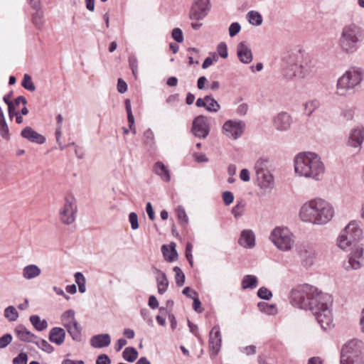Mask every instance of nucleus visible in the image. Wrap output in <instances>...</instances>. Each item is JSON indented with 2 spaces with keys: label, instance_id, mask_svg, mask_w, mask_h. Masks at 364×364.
<instances>
[{
  "label": "nucleus",
  "instance_id": "f257e3e1",
  "mask_svg": "<svg viewBox=\"0 0 364 364\" xmlns=\"http://www.w3.org/2000/svg\"><path fill=\"white\" fill-rule=\"evenodd\" d=\"M290 301L297 308L309 310L323 330L333 326V315L330 309L333 300L329 294L317 292L316 288L304 284L291 291Z\"/></svg>",
  "mask_w": 364,
  "mask_h": 364
},
{
  "label": "nucleus",
  "instance_id": "f03ea898",
  "mask_svg": "<svg viewBox=\"0 0 364 364\" xmlns=\"http://www.w3.org/2000/svg\"><path fill=\"white\" fill-rule=\"evenodd\" d=\"M363 231L359 223L355 220L350 221L341 232L337 238V245L346 250L351 247V252L348 261L345 262L343 267L346 270L358 269L361 267V260L363 255V245L358 243L362 237Z\"/></svg>",
  "mask_w": 364,
  "mask_h": 364
},
{
  "label": "nucleus",
  "instance_id": "7ed1b4c3",
  "mask_svg": "<svg viewBox=\"0 0 364 364\" xmlns=\"http://www.w3.org/2000/svg\"><path fill=\"white\" fill-rule=\"evenodd\" d=\"M334 213L332 204L321 198H316L302 204L299 216L304 223L324 225L332 220Z\"/></svg>",
  "mask_w": 364,
  "mask_h": 364
},
{
  "label": "nucleus",
  "instance_id": "20e7f679",
  "mask_svg": "<svg viewBox=\"0 0 364 364\" xmlns=\"http://www.w3.org/2000/svg\"><path fill=\"white\" fill-rule=\"evenodd\" d=\"M294 171L299 177L315 181H321L325 173V165L320 156L314 152L298 154L294 159Z\"/></svg>",
  "mask_w": 364,
  "mask_h": 364
},
{
  "label": "nucleus",
  "instance_id": "39448f33",
  "mask_svg": "<svg viewBox=\"0 0 364 364\" xmlns=\"http://www.w3.org/2000/svg\"><path fill=\"white\" fill-rule=\"evenodd\" d=\"M309 60L301 50L287 53L282 59V75L287 80L304 78L311 72Z\"/></svg>",
  "mask_w": 364,
  "mask_h": 364
},
{
  "label": "nucleus",
  "instance_id": "423d86ee",
  "mask_svg": "<svg viewBox=\"0 0 364 364\" xmlns=\"http://www.w3.org/2000/svg\"><path fill=\"white\" fill-rule=\"evenodd\" d=\"M364 79V70L360 67H350L337 80L336 94L346 97L353 93Z\"/></svg>",
  "mask_w": 364,
  "mask_h": 364
},
{
  "label": "nucleus",
  "instance_id": "0eeeda50",
  "mask_svg": "<svg viewBox=\"0 0 364 364\" xmlns=\"http://www.w3.org/2000/svg\"><path fill=\"white\" fill-rule=\"evenodd\" d=\"M340 364H364V344L359 340H351L341 349Z\"/></svg>",
  "mask_w": 364,
  "mask_h": 364
},
{
  "label": "nucleus",
  "instance_id": "6e6552de",
  "mask_svg": "<svg viewBox=\"0 0 364 364\" xmlns=\"http://www.w3.org/2000/svg\"><path fill=\"white\" fill-rule=\"evenodd\" d=\"M360 29L355 24L346 26L341 32L339 39L341 49L346 53H353L358 48Z\"/></svg>",
  "mask_w": 364,
  "mask_h": 364
},
{
  "label": "nucleus",
  "instance_id": "1a4fd4ad",
  "mask_svg": "<svg viewBox=\"0 0 364 364\" xmlns=\"http://www.w3.org/2000/svg\"><path fill=\"white\" fill-rule=\"evenodd\" d=\"M270 241L281 251L291 250L294 245V235L287 227L274 228L269 235Z\"/></svg>",
  "mask_w": 364,
  "mask_h": 364
},
{
  "label": "nucleus",
  "instance_id": "9d476101",
  "mask_svg": "<svg viewBox=\"0 0 364 364\" xmlns=\"http://www.w3.org/2000/svg\"><path fill=\"white\" fill-rule=\"evenodd\" d=\"M245 129V123L240 119H228L222 127L223 134L228 139L237 140Z\"/></svg>",
  "mask_w": 364,
  "mask_h": 364
},
{
  "label": "nucleus",
  "instance_id": "9b49d317",
  "mask_svg": "<svg viewBox=\"0 0 364 364\" xmlns=\"http://www.w3.org/2000/svg\"><path fill=\"white\" fill-rule=\"evenodd\" d=\"M210 0H193L189 11V18L195 21L203 20L211 10Z\"/></svg>",
  "mask_w": 364,
  "mask_h": 364
},
{
  "label": "nucleus",
  "instance_id": "f8f14e48",
  "mask_svg": "<svg viewBox=\"0 0 364 364\" xmlns=\"http://www.w3.org/2000/svg\"><path fill=\"white\" fill-rule=\"evenodd\" d=\"M77 205L75 200L73 196H68L65 198L63 206L60 208V220L66 225L72 224L76 217Z\"/></svg>",
  "mask_w": 364,
  "mask_h": 364
},
{
  "label": "nucleus",
  "instance_id": "ddd939ff",
  "mask_svg": "<svg viewBox=\"0 0 364 364\" xmlns=\"http://www.w3.org/2000/svg\"><path fill=\"white\" fill-rule=\"evenodd\" d=\"M296 251L304 267L308 268L313 265L316 257L315 245L314 244L304 242L297 247Z\"/></svg>",
  "mask_w": 364,
  "mask_h": 364
},
{
  "label": "nucleus",
  "instance_id": "4468645a",
  "mask_svg": "<svg viewBox=\"0 0 364 364\" xmlns=\"http://www.w3.org/2000/svg\"><path fill=\"white\" fill-rule=\"evenodd\" d=\"M191 132L196 137L206 138L210 132L208 118L203 115L196 117L193 121Z\"/></svg>",
  "mask_w": 364,
  "mask_h": 364
},
{
  "label": "nucleus",
  "instance_id": "2eb2a0df",
  "mask_svg": "<svg viewBox=\"0 0 364 364\" xmlns=\"http://www.w3.org/2000/svg\"><path fill=\"white\" fill-rule=\"evenodd\" d=\"M222 338L219 326L213 327L209 336V347L211 354L215 356L220 351Z\"/></svg>",
  "mask_w": 364,
  "mask_h": 364
},
{
  "label": "nucleus",
  "instance_id": "dca6fc26",
  "mask_svg": "<svg viewBox=\"0 0 364 364\" xmlns=\"http://www.w3.org/2000/svg\"><path fill=\"white\" fill-rule=\"evenodd\" d=\"M292 119L291 116L284 112L279 113L274 118V126L279 131L288 130L291 124Z\"/></svg>",
  "mask_w": 364,
  "mask_h": 364
},
{
  "label": "nucleus",
  "instance_id": "f3484780",
  "mask_svg": "<svg viewBox=\"0 0 364 364\" xmlns=\"http://www.w3.org/2000/svg\"><path fill=\"white\" fill-rule=\"evenodd\" d=\"M364 141V129L362 127H357L350 132L348 140L349 146L354 148H360Z\"/></svg>",
  "mask_w": 364,
  "mask_h": 364
},
{
  "label": "nucleus",
  "instance_id": "a211bd4d",
  "mask_svg": "<svg viewBox=\"0 0 364 364\" xmlns=\"http://www.w3.org/2000/svg\"><path fill=\"white\" fill-rule=\"evenodd\" d=\"M258 186L262 189H272L274 188V177L269 171L256 173Z\"/></svg>",
  "mask_w": 364,
  "mask_h": 364
},
{
  "label": "nucleus",
  "instance_id": "6ab92c4d",
  "mask_svg": "<svg viewBox=\"0 0 364 364\" xmlns=\"http://www.w3.org/2000/svg\"><path fill=\"white\" fill-rule=\"evenodd\" d=\"M21 135L23 138L26 139L31 142L42 144L46 141V138L34 131L31 127H26L21 132Z\"/></svg>",
  "mask_w": 364,
  "mask_h": 364
},
{
  "label": "nucleus",
  "instance_id": "aec40b11",
  "mask_svg": "<svg viewBox=\"0 0 364 364\" xmlns=\"http://www.w3.org/2000/svg\"><path fill=\"white\" fill-rule=\"evenodd\" d=\"M240 246L245 248H252L255 245V235L251 230H244L241 232L238 240Z\"/></svg>",
  "mask_w": 364,
  "mask_h": 364
},
{
  "label": "nucleus",
  "instance_id": "412c9836",
  "mask_svg": "<svg viewBox=\"0 0 364 364\" xmlns=\"http://www.w3.org/2000/svg\"><path fill=\"white\" fill-rule=\"evenodd\" d=\"M90 346L95 348L107 347L111 343V337L108 333H101L93 336L90 341Z\"/></svg>",
  "mask_w": 364,
  "mask_h": 364
},
{
  "label": "nucleus",
  "instance_id": "4be33fe9",
  "mask_svg": "<svg viewBox=\"0 0 364 364\" xmlns=\"http://www.w3.org/2000/svg\"><path fill=\"white\" fill-rule=\"evenodd\" d=\"M237 53L240 60L245 63L248 64L252 60V53L250 48L245 44V42H241L238 44L237 48Z\"/></svg>",
  "mask_w": 364,
  "mask_h": 364
},
{
  "label": "nucleus",
  "instance_id": "5701e85b",
  "mask_svg": "<svg viewBox=\"0 0 364 364\" xmlns=\"http://www.w3.org/2000/svg\"><path fill=\"white\" fill-rule=\"evenodd\" d=\"M48 338L51 343L61 346L65 341V331L63 328L54 327L50 329Z\"/></svg>",
  "mask_w": 364,
  "mask_h": 364
},
{
  "label": "nucleus",
  "instance_id": "b1692460",
  "mask_svg": "<svg viewBox=\"0 0 364 364\" xmlns=\"http://www.w3.org/2000/svg\"><path fill=\"white\" fill-rule=\"evenodd\" d=\"M16 336L22 341L33 343L36 336L28 331L24 326L18 325L14 331Z\"/></svg>",
  "mask_w": 364,
  "mask_h": 364
},
{
  "label": "nucleus",
  "instance_id": "393cba45",
  "mask_svg": "<svg viewBox=\"0 0 364 364\" xmlns=\"http://www.w3.org/2000/svg\"><path fill=\"white\" fill-rule=\"evenodd\" d=\"M153 171L159 176L161 179L165 182H169L171 180L170 171L167 166L161 161H157L154 164Z\"/></svg>",
  "mask_w": 364,
  "mask_h": 364
},
{
  "label": "nucleus",
  "instance_id": "a878e982",
  "mask_svg": "<svg viewBox=\"0 0 364 364\" xmlns=\"http://www.w3.org/2000/svg\"><path fill=\"white\" fill-rule=\"evenodd\" d=\"M155 272L156 273V282H157V287L158 292L160 294H163L165 293L168 287V281L167 279L166 275L162 271L154 268Z\"/></svg>",
  "mask_w": 364,
  "mask_h": 364
},
{
  "label": "nucleus",
  "instance_id": "bb28decb",
  "mask_svg": "<svg viewBox=\"0 0 364 364\" xmlns=\"http://www.w3.org/2000/svg\"><path fill=\"white\" fill-rule=\"evenodd\" d=\"M41 269L36 264H28L23 269V277L26 279L31 280L41 274Z\"/></svg>",
  "mask_w": 364,
  "mask_h": 364
},
{
  "label": "nucleus",
  "instance_id": "cd10ccee",
  "mask_svg": "<svg viewBox=\"0 0 364 364\" xmlns=\"http://www.w3.org/2000/svg\"><path fill=\"white\" fill-rule=\"evenodd\" d=\"M161 252L165 259L170 262L176 259L178 257V253L176 250V244L174 242L171 243L169 247L166 245H162Z\"/></svg>",
  "mask_w": 364,
  "mask_h": 364
},
{
  "label": "nucleus",
  "instance_id": "c85d7f7f",
  "mask_svg": "<svg viewBox=\"0 0 364 364\" xmlns=\"http://www.w3.org/2000/svg\"><path fill=\"white\" fill-rule=\"evenodd\" d=\"M65 329L73 341L76 342L82 341V327L77 321L65 328Z\"/></svg>",
  "mask_w": 364,
  "mask_h": 364
},
{
  "label": "nucleus",
  "instance_id": "c756f323",
  "mask_svg": "<svg viewBox=\"0 0 364 364\" xmlns=\"http://www.w3.org/2000/svg\"><path fill=\"white\" fill-rule=\"evenodd\" d=\"M125 109L127 114V121L129 123V127L130 131L133 133V134H136V127L134 125V117L132 114V105L131 100L129 99H126L124 101Z\"/></svg>",
  "mask_w": 364,
  "mask_h": 364
},
{
  "label": "nucleus",
  "instance_id": "7c9ffc66",
  "mask_svg": "<svg viewBox=\"0 0 364 364\" xmlns=\"http://www.w3.org/2000/svg\"><path fill=\"white\" fill-rule=\"evenodd\" d=\"M75 315V311L72 309L65 311L61 315L60 320L65 328L69 327L70 325H73V323L77 322Z\"/></svg>",
  "mask_w": 364,
  "mask_h": 364
},
{
  "label": "nucleus",
  "instance_id": "2f4dec72",
  "mask_svg": "<svg viewBox=\"0 0 364 364\" xmlns=\"http://www.w3.org/2000/svg\"><path fill=\"white\" fill-rule=\"evenodd\" d=\"M241 285L243 289H255L258 285L257 278L252 274L245 275L242 279Z\"/></svg>",
  "mask_w": 364,
  "mask_h": 364
},
{
  "label": "nucleus",
  "instance_id": "473e14b6",
  "mask_svg": "<svg viewBox=\"0 0 364 364\" xmlns=\"http://www.w3.org/2000/svg\"><path fill=\"white\" fill-rule=\"evenodd\" d=\"M30 321L35 328L38 331H42L47 328L48 323L43 319L41 320V318L38 315H32L30 316Z\"/></svg>",
  "mask_w": 364,
  "mask_h": 364
},
{
  "label": "nucleus",
  "instance_id": "72a5a7b5",
  "mask_svg": "<svg viewBox=\"0 0 364 364\" xmlns=\"http://www.w3.org/2000/svg\"><path fill=\"white\" fill-rule=\"evenodd\" d=\"M0 135L5 139H9V131L5 117L1 107H0Z\"/></svg>",
  "mask_w": 364,
  "mask_h": 364
},
{
  "label": "nucleus",
  "instance_id": "f704fd0d",
  "mask_svg": "<svg viewBox=\"0 0 364 364\" xmlns=\"http://www.w3.org/2000/svg\"><path fill=\"white\" fill-rule=\"evenodd\" d=\"M33 343H35L41 350L47 353H51L54 350V348L46 340L38 336H36Z\"/></svg>",
  "mask_w": 364,
  "mask_h": 364
},
{
  "label": "nucleus",
  "instance_id": "c9c22d12",
  "mask_svg": "<svg viewBox=\"0 0 364 364\" xmlns=\"http://www.w3.org/2000/svg\"><path fill=\"white\" fill-rule=\"evenodd\" d=\"M138 355L137 350L133 347H127L122 353L123 358L129 363L136 360Z\"/></svg>",
  "mask_w": 364,
  "mask_h": 364
},
{
  "label": "nucleus",
  "instance_id": "e433bc0d",
  "mask_svg": "<svg viewBox=\"0 0 364 364\" xmlns=\"http://www.w3.org/2000/svg\"><path fill=\"white\" fill-rule=\"evenodd\" d=\"M249 23L253 26H260L262 23V15L255 11H250L247 14Z\"/></svg>",
  "mask_w": 364,
  "mask_h": 364
},
{
  "label": "nucleus",
  "instance_id": "4c0bfd02",
  "mask_svg": "<svg viewBox=\"0 0 364 364\" xmlns=\"http://www.w3.org/2000/svg\"><path fill=\"white\" fill-rule=\"evenodd\" d=\"M206 106L205 109L210 112H217L220 109L219 103L211 96L206 95Z\"/></svg>",
  "mask_w": 364,
  "mask_h": 364
},
{
  "label": "nucleus",
  "instance_id": "58836bf2",
  "mask_svg": "<svg viewBox=\"0 0 364 364\" xmlns=\"http://www.w3.org/2000/svg\"><path fill=\"white\" fill-rule=\"evenodd\" d=\"M269 160L267 158L259 159L255 164V173L263 172L264 171H269Z\"/></svg>",
  "mask_w": 364,
  "mask_h": 364
},
{
  "label": "nucleus",
  "instance_id": "ea45409f",
  "mask_svg": "<svg viewBox=\"0 0 364 364\" xmlns=\"http://www.w3.org/2000/svg\"><path fill=\"white\" fill-rule=\"evenodd\" d=\"M4 316L9 321H15L18 318V313L14 306H9L4 310Z\"/></svg>",
  "mask_w": 364,
  "mask_h": 364
},
{
  "label": "nucleus",
  "instance_id": "a19ab883",
  "mask_svg": "<svg viewBox=\"0 0 364 364\" xmlns=\"http://www.w3.org/2000/svg\"><path fill=\"white\" fill-rule=\"evenodd\" d=\"M304 113L310 116L319 106L318 101L316 100H309L304 104Z\"/></svg>",
  "mask_w": 364,
  "mask_h": 364
},
{
  "label": "nucleus",
  "instance_id": "79ce46f5",
  "mask_svg": "<svg viewBox=\"0 0 364 364\" xmlns=\"http://www.w3.org/2000/svg\"><path fill=\"white\" fill-rule=\"evenodd\" d=\"M176 214L180 223L182 225H186L188 223V218L186 215L185 209L179 206L176 209Z\"/></svg>",
  "mask_w": 364,
  "mask_h": 364
},
{
  "label": "nucleus",
  "instance_id": "37998d69",
  "mask_svg": "<svg viewBox=\"0 0 364 364\" xmlns=\"http://www.w3.org/2000/svg\"><path fill=\"white\" fill-rule=\"evenodd\" d=\"M173 272L176 274L175 279L176 283L178 287H182L185 282V274L183 271L178 267H175L173 268Z\"/></svg>",
  "mask_w": 364,
  "mask_h": 364
},
{
  "label": "nucleus",
  "instance_id": "c03bdc74",
  "mask_svg": "<svg viewBox=\"0 0 364 364\" xmlns=\"http://www.w3.org/2000/svg\"><path fill=\"white\" fill-rule=\"evenodd\" d=\"M22 86L26 90L31 91V92H33L36 90V87L32 81L31 77L28 74H25L23 76Z\"/></svg>",
  "mask_w": 364,
  "mask_h": 364
},
{
  "label": "nucleus",
  "instance_id": "a18cd8bd",
  "mask_svg": "<svg viewBox=\"0 0 364 364\" xmlns=\"http://www.w3.org/2000/svg\"><path fill=\"white\" fill-rule=\"evenodd\" d=\"M144 142L150 146L154 144V134L151 129H148L144 132Z\"/></svg>",
  "mask_w": 364,
  "mask_h": 364
},
{
  "label": "nucleus",
  "instance_id": "49530a36",
  "mask_svg": "<svg viewBox=\"0 0 364 364\" xmlns=\"http://www.w3.org/2000/svg\"><path fill=\"white\" fill-rule=\"evenodd\" d=\"M32 21L36 28L41 29L43 26V14L39 11H36L33 14Z\"/></svg>",
  "mask_w": 364,
  "mask_h": 364
},
{
  "label": "nucleus",
  "instance_id": "de8ad7c7",
  "mask_svg": "<svg viewBox=\"0 0 364 364\" xmlns=\"http://www.w3.org/2000/svg\"><path fill=\"white\" fill-rule=\"evenodd\" d=\"M257 296L262 299L269 300L272 297V294L267 288L262 287L258 289Z\"/></svg>",
  "mask_w": 364,
  "mask_h": 364
},
{
  "label": "nucleus",
  "instance_id": "09e8293b",
  "mask_svg": "<svg viewBox=\"0 0 364 364\" xmlns=\"http://www.w3.org/2000/svg\"><path fill=\"white\" fill-rule=\"evenodd\" d=\"M192 294L194 295V298L193 299V308L196 312L200 313L202 312L203 309L201 308V302L198 299V294L196 291H193Z\"/></svg>",
  "mask_w": 364,
  "mask_h": 364
},
{
  "label": "nucleus",
  "instance_id": "8fccbe9b",
  "mask_svg": "<svg viewBox=\"0 0 364 364\" xmlns=\"http://www.w3.org/2000/svg\"><path fill=\"white\" fill-rule=\"evenodd\" d=\"M171 36L172 38L178 43H182L183 41V32L179 28H173L171 32Z\"/></svg>",
  "mask_w": 364,
  "mask_h": 364
},
{
  "label": "nucleus",
  "instance_id": "3c124183",
  "mask_svg": "<svg viewBox=\"0 0 364 364\" xmlns=\"http://www.w3.org/2000/svg\"><path fill=\"white\" fill-rule=\"evenodd\" d=\"M27 361V354L26 353H21L13 359L12 363L13 364H26Z\"/></svg>",
  "mask_w": 364,
  "mask_h": 364
},
{
  "label": "nucleus",
  "instance_id": "603ef678",
  "mask_svg": "<svg viewBox=\"0 0 364 364\" xmlns=\"http://www.w3.org/2000/svg\"><path fill=\"white\" fill-rule=\"evenodd\" d=\"M245 205L242 203H238L232 210V213L235 218L240 217L244 211Z\"/></svg>",
  "mask_w": 364,
  "mask_h": 364
},
{
  "label": "nucleus",
  "instance_id": "864d4df0",
  "mask_svg": "<svg viewBox=\"0 0 364 364\" xmlns=\"http://www.w3.org/2000/svg\"><path fill=\"white\" fill-rule=\"evenodd\" d=\"M129 222L132 230H136L139 228L138 216L136 213L132 212L129 215Z\"/></svg>",
  "mask_w": 364,
  "mask_h": 364
},
{
  "label": "nucleus",
  "instance_id": "5fc2aeb1",
  "mask_svg": "<svg viewBox=\"0 0 364 364\" xmlns=\"http://www.w3.org/2000/svg\"><path fill=\"white\" fill-rule=\"evenodd\" d=\"M12 338L10 333H6L0 337V349L6 348L12 341Z\"/></svg>",
  "mask_w": 364,
  "mask_h": 364
},
{
  "label": "nucleus",
  "instance_id": "6e6d98bb",
  "mask_svg": "<svg viewBox=\"0 0 364 364\" xmlns=\"http://www.w3.org/2000/svg\"><path fill=\"white\" fill-rule=\"evenodd\" d=\"M240 29H241V26L239 23L234 22V23H231L229 27L230 36L233 37V36H236L240 31Z\"/></svg>",
  "mask_w": 364,
  "mask_h": 364
},
{
  "label": "nucleus",
  "instance_id": "4d7b16f0",
  "mask_svg": "<svg viewBox=\"0 0 364 364\" xmlns=\"http://www.w3.org/2000/svg\"><path fill=\"white\" fill-rule=\"evenodd\" d=\"M223 200L226 205H230L234 200V196L230 191H225L223 193Z\"/></svg>",
  "mask_w": 364,
  "mask_h": 364
},
{
  "label": "nucleus",
  "instance_id": "13d9d810",
  "mask_svg": "<svg viewBox=\"0 0 364 364\" xmlns=\"http://www.w3.org/2000/svg\"><path fill=\"white\" fill-rule=\"evenodd\" d=\"M193 245L191 243L188 242L186 246V257L191 266H193V255H192Z\"/></svg>",
  "mask_w": 364,
  "mask_h": 364
},
{
  "label": "nucleus",
  "instance_id": "bf43d9fd",
  "mask_svg": "<svg viewBox=\"0 0 364 364\" xmlns=\"http://www.w3.org/2000/svg\"><path fill=\"white\" fill-rule=\"evenodd\" d=\"M218 51L220 56L223 58H226L228 55L227 46L224 43H221L218 45Z\"/></svg>",
  "mask_w": 364,
  "mask_h": 364
},
{
  "label": "nucleus",
  "instance_id": "052dcab7",
  "mask_svg": "<svg viewBox=\"0 0 364 364\" xmlns=\"http://www.w3.org/2000/svg\"><path fill=\"white\" fill-rule=\"evenodd\" d=\"M218 59V57L215 54L213 55V58H211V57L206 58L202 64V68L203 69H207L213 63L214 61H217Z\"/></svg>",
  "mask_w": 364,
  "mask_h": 364
},
{
  "label": "nucleus",
  "instance_id": "680f3d73",
  "mask_svg": "<svg viewBox=\"0 0 364 364\" xmlns=\"http://www.w3.org/2000/svg\"><path fill=\"white\" fill-rule=\"evenodd\" d=\"M96 364H111V360L107 355L101 354L97 357Z\"/></svg>",
  "mask_w": 364,
  "mask_h": 364
},
{
  "label": "nucleus",
  "instance_id": "e2e57ef3",
  "mask_svg": "<svg viewBox=\"0 0 364 364\" xmlns=\"http://www.w3.org/2000/svg\"><path fill=\"white\" fill-rule=\"evenodd\" d=\"M68 146H75V154L77 159H82L84 157V152L81 147L75 145L74 142H71L68 144Z\"/></svg>",
  "mask_w": 364,
  "mask_h": 364
},
{
  "label": "nucleus",
  "instance_id": "0e129e2a",
  "mask_svg": "<svg viewBox=\"0 0 364 364\" xmlns=\"http://www.w3.org/2000/svg\"><path fill=\"white\" fill-rule=\"evenodd\" d=\"M240 178L245 182H248L250 180V171L247 168H243L240 173Z\"/></svg>",
  "mask_w": 364,
  "mask_h": 364
},
{
  "label": "nucleus",
  "instance_id": "69168bd1",
  "mask_svg": "<svg viewBox=\"0 0 364 364\" xmlns=\"http://www.w3.org/2000/svg\"><path fill=\"white\" fill-rule=\"evenodd\" d=\"M117 90L119 93H124L127 90V83L121 78L118 79Z\"/></svg>",
  "mask_w": 364,
  "mask_h": 364
},
{
  "label": "nucleus",
  "instance_id": "338daca9",
  "mask_svg": "<svg viewBox=\"0 0 364 364\" xmlns=\"http://www.w3.org/2000/svg\"><path fill=\"white\" fill-rule=\"evenodd\" d=\"M149 306L152 309H156L159 307V301L156 297L154 295H151L149 298Z\"/></svg>",
  "mask_w": 364,
  "mask_h": 364
},
{
  "label": "nucleus",
  "instance_id": "774afa93",
  "mask_svg": "<svg viewBox=\"0 0 364 364\" xmlns=\"http://www.w3.org/2000/svg\"><path fill=\"white\" fill-rule=\"evenodd\" d=\"M74 277L77 286L81 285V284H85L86 282L85 277L81 272H76L74 275Z\"/></svg>",
  "mask_w": 364,
  "mask_h": 364
}]
</instances>
